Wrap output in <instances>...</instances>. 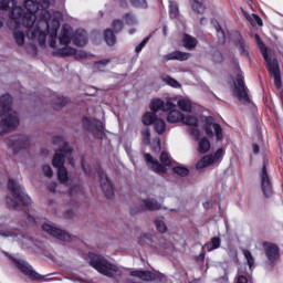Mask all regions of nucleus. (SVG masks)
Instances as JSON below:
<instances>
[{
	"label": "nucleus",
	"instance_id": "obj_58",
	"mask_svg": "<svg viewBox=\"0 0 283 283\" xmlns=\"http://www.w3.org/2000/svg\"><path fill=\"white\" fill-rule=\"evenodd\" d=\"M50 191H55L56 189V184H52L50 187H49Z\"/></svg>",
	"mask_w": 283,
	"mask_h": 283
},
{
	"label": "nucleus",
	"instance_id": "obj_43",
	"mask_svg": "<svg viewBox=\"0 0 283 283\" xmlns=\"http://www.w3.org/2000/svg\"><path fill=\"white\" fill-rule=\"evenodd\" d=\"M42 171L44 174V176H46V178H52V176L54 175V172L52 171V167L44 165L42 167Z\"/></svg>",
	"mask_w": 283,
	"mask_h": 283
},
{
	"label": "nucleus",
	"instance_id": "obj_31",
	"mask_svg": "<svg viewBox=\"0 0 283 283\" xmlns=\"http://www.w3.org/2000/svg\"><path fill=\"white\" fill-rule=\"evenodd\" d=\"M156 120H158V117H156V114L153 113H146L143 117L144 125H155Z\"/></svg>",
	"mask_w": 283,
	"mask_h": 283
},
{
	"label": "nucleus",
	"instance_id": "obj_38",
	"mask_svg": "<svg viewBox=\"0 0 283 283\" xmlns=\"http://www.w3.org/2000/svg\"><path fill=\"white\" fill-rule=\"evenodd\" d=\"M174 174H177V176H188L189 175V169L182 167V166H177L174 168Z\"/></svg>",
	"mask_w": 283,
	"mask_h": 283
},
{
	"label": "nucleus",
	"instance_id": "obj_24",
	"mask_svg": "<svg viewBox=\"0 0 283 283\" xmlns=\"http://www.w3.org/2000/svg\"><path fill=\"white\" fill-rule=\"evenodd\" d=\"M0 235L3 238H23V233L17 229H0Z\"/></svg>",
	"mask_w": 283,
	"mask_h": 283
},
{
	"label": "nucleus",
	"instance_id": "obj_47",
	"mask_svg": "<svg viewBox=\"0 0 283 283\" xmlns=\"http://www.w3.org/2000/svg\"><path fill=\"white\" fill-rule=\"evenodd\" d=\"M113 28L115 32H120V30H123V21L120 20L113 21Z\"/></svg>",
	"mask_w": 283,
	"mask_h": 283
},
{
	"label": "nucleus",
	"instance_id": "obj_15",
	"mask_svg": "<svg viewBox=\"0 0 283 283\" xmlns=\"http://www.w3.org/2000/svg\"><path fill=\"white\" fill-rule=\"evenodd\" d=\"M176 107V104L171 102H165L160 98H155L150 102V109L156 114V112H169L170 109H174Z\"/></svg>",
	"mask_w": 283,
	"mask_h": 283
},
{
	"label": "nucleus",
	"instance_id": "obj_42",
	"mask_svg": "<svg viewBox=\"0 0 283 283\" xmlns=\"http://www.w3.org/2000/svg\"><path fill=\"white\" fill-rule=\"evenodd\" d=\"M170 15L176 18L178 17V4L176 2H170Z\"/></svg>",
	"mask_w": 283,
	"mask_h": 283
},
{
	"label": "nucleus",
	"instance_id": "obj_4",
	"mask_svg": "<svg viewBox=\"0 0 283 283\" xmlns=\"http://www.w3.org/2000/svg\"><path fill=\"white\" fill-rule=\"evenodd\" d=\"M87 258L90 266L95 269V271L101 275L113 280H117V277L123 276V270L112 261L107 260L103 254L90 252Z\"/></svg>",
	"mask_w": 283,
	"mask_h": 283
},
{
	"label": "nucleus",
	"instance_id": "obj_30",
	"mask_svg": "<svg viewBox=\"0 0 283 283\" xmlns=\"http://www.w3.org/2000/svg\"><path fill=\"white\" fill-rule=\"evenodd\" d=\"M220 238L214 237L211 239L210 242L205 244V249H207V251H213L216 249H220Z\"/></svg>",
	"mask_w": 283,
	"mask_h": 283
},
{
	"label": "nucleus",
	"instance_id": "obj_46",
	"mask_svg": "<svg viewBox=\"0 0 283 283\" xmlns=\"http://www.w3.org/2000/svg\"><path fill=\"white\" fill-rule=\"evenodd\" d=\"M223 154H224V149L219 148V149L216 151L214 156H212L213 164H214V163H218V159H219V158H222Z\"/></svg>",
	"mask_w": 283,
	"mask_h": 283
},
{
	"label": "nucleus",
	"instance_id": "obj_50",
	"mask_svg": "<svg viewBox=\"0 0 283 283\" xmlns=\"http://www.w3.org/2000/svg\"><path fill=\"white\" fill-rule=\"evenodd\" d=\"M216 30H217V34H218L219 39H224V31H222V28H220V25H218L216 28Z\"/></svg>",
	"mask_w": 283,
	"mask_h": 283
},
{
	"label": "nucleus",
	"instance_id": "obj_2",
	"mask_svg": "<svg viewBox=\"0 0 283 283\" xmlns=\"http://www.w3.org/2000/svg\"><path fill=\"white\" fill-rule=\"evenodd\" d=\"M62 20L63 13L52 11V20L46 22L48 32L50 34L49 45L55 50L54 54L57 56H73V54H76L77 59L87 57L86 52L78 51L76 53V50L70 46L72 40L74 45H77V48H84V45H87V32H85V30H80L74 34L72 27L64 24L59 34V43H56V32L59 28H61Z\"/></svg>",
	"mask_w": 283,
	"mask_h": 283
},
{
	"label": "nucleus",
	"instance_id": "obj_53",
	"mask_svg": "<svg viewBox=\"0 0 283 283\" xmlns=\"http://www.w3.org/2000/svg\"><path fill=\"white\" fill-rule=\"evenodd\" d=\"M156 146L154 147L155 151H160V138L155 139Z\"/></svg>",
	"mask_w": 283,
	"mask_h": 283
},
{
	"label": "nucleus",
	"instance_id": "obj_33",
	"mask_svg": "<svg viewBox=\"0 0 283 283\" xmlns=\"http://www.w3.org/2000/svg\"><path fill=\"white\" fill-rule=\"evenodd\" d=\"M184 125H188L189 127H198V118L196 116H187L181 119Z\"/></svg>",
	"mask_w": 283,
	"mask_h": 283
},
{
	"label": "nucleus",
	"instance_id": "obj_52",
	"mask_svg": "<svg viewBox=\"0 0 283 283\" xmlns=\"http://www.w3.org/2000/svg\"><path fill=\"white\" fill-rule=\"evenodd\" d=\"M238 283H251V281H249V279H247V276L240 275L238 277Z\"/></svg>",
	"mask_w": 283,
	"mask_h": 283
},
{
	"label": "nucleus",
	"instance_id": "obj_3",
	"mask_svg": "<svg viewBox=\"0 0 283 283\" xmlns=\"http://www.w3.org/2000/svg\"><path fill=\"white\" fill-rule=\"evenodd\" d=\"M0 136L8 134L10 129L19 127V114L12 109V96L9 94L0 97Z\"/></svg>",
	"mask_w": 283,
	"mask_h": 283
},
{
	"label": "nucleus",
	"instance_id": "obj_5",
	"mask_svg": "<svg viewBox=\"0 0 283 283\" xmlns=\"http://www.w3.org/2000/svg\"><path fill=\"white\" fill-rule=\"evenodd\" d=\"M64 146L62 149L56 150L55 156L53 157L52 165L57 169V178L60 182H67V168H65V160H69L70 165L74 167V159L72 158V148L67 144L63 143Z\"/></svg>",
	"mask_w": 283,
	"mask_h": 283
},
{
	"label": "nucleus",
	"instance_id": "obj_39",
	"mask_svg": "<svg viewBox=\"0 0 283 283\" xmlns=\"http://www.w3.org/2000/svg\"><path fill=\"white\" fill-rule=\"evenodd\" d=\"M155 224L157 228V231H159L160 233H165L167 231V224L165 223V221L163 220H155Z\"/></svg>",
	"mask_w": 283,
	"mask_h": 283
},
{
	"label": "nucleus",
	"instance_id": "obj_28",
	"mask_svg": "<svg viewBox=\"0 0 283 283\" xmlns=\"http://www.w3.org/2000/svg\"><path fill=\"white\" fill-rule=\"evenodd\" d=\"M213 165L212 156H205L201 160H199L196 165L197 169H205L206 167H211Z\"/></svg>",
	"mask_w": 283,
	"mask_h": 283
},
{
	"label": "nucleus",
	"instance_id": "obj_29",
	"mask_svg": "<svg viewBox=\"0 0 283 283\" xmlns=\"http://www.w3.org/2000/svg\"><path fill=\"white\" fill-rule=\"evenodd\" d=\"M192 10H195V12H198V14H205V10H207V7L205 6V2H202V0H192Z\"/></svg>",
	"mask_w": 283,
	"mask_h": 283
},
{
	"label": "nucleus",
	"instance_id": "obj_44",
	"mask_svg": "<svg viewBox=\"0 0 283 283\" xmlns=\"http://www.w3.org/2000/svg\"><path fill=\"white\" fill-rule=\"evenodd\" d=\"M133 6H135V8L145 9L147 8V0H133Z\"/></svg>",
	"mask_w": 283,
	"mask_h": 283
},
{
	"label": "nucleus",
	"instance_id": "obj_57",
	"mask_svg": "<svg viewBox=\"0 0 283 283\" xmlns=\"http://www.w3.org/2000/svg\"><path fill=\"white\" fill-rule=\"evenodd\" d=\"M143 45H140V44H138L137 46H136V49H135V51L138 53V52H142V50H143Z\"/></svg>",
	"mask_w": 283,
	"mask_h": 283
},
{
	"label": "nucleus",
	"instance_id": "obj_6",
	"mask_svg": "<svg viewBox=\"0 0 283 283\" xmlns=\"http://www.w3.org/2000/svg\"><path fill=\"white\" fill-rule=\"evenodd\" d=\"M8 190L10 196L7 197L6 201L11 209H17L19 205H30L32 202V199L25 195L21 185L17 184L14 179H9Z\"/></svg>",
	"mask_w": 283,
	"mask_h": 283
},
{
	"label": "nucleus",
	"instance_id": "obj_40",
	"mask_svg": "<svg viewBox=\"0 0 283 283\" xmlns=\"http://www.w3.org/2000/svg\"><path fill=\"white\" fill-rule=\"evenodd\" d=\"M139 243L140 244H149V242H151V234L149 233H142L138 237Z\"/></svg>",
	"mask_w": 283,
	"mask_h": 283
},
{
	"label": "nucleus",
	"instance_id": "obj_41",
	"mask_svg": "<svg viewBox=\"0 0 283 283\" xmlns=\"http://www.w3.org/2000/svg\"><path fill=\"white\" fill-rule=\"evenodd\" d=\"M142 137L145 145H149L151 143V132H149V129L144 130L142 133Z\"/></svg>",
	"mask_w": 283,
	"mask_h": 283
},
{
	"label": "nucleus",
	"instance_id": "obj_32",
	"mask_svg": "<svg viewBox=\"0 0 283 283\" xmlns=\"http://www.w3.org/2000/svg\"><path fill=\"white\" fill-rule=\"evenodd\" d=\"M104 41L107 43V45H114V43H116V36H114V31L107 29L104 32Z\"/></svg>",
	"mask_w": 283,
	"mask_h": 283
},
{
	"label": "nucleus",
	"instance_id": "obj_54",
	"mask_svg": "<svg viewBox=\"0 0 283 283\" xmlns=\"http://www.w3.org/2000/svg\"><path fill=\"white\" fill-rule=\"evenodd\" d=\"M76 191H81V187L78 186L72 187L69 193L72 196L73 193H76Z\"/></svg>",
	"mask_w": 283,
	"mask_h": 283
},
{
	"label": "nucleus",
	"instance_id": "obj_17",
	"mask_svg": "<svg viewBox=\"0 0 283 283\" xmlns=\"http://www.w3.org/2000/svg\"><path fill=\"white\" fill-rule=\"evenodd\" d=\"M99 182L102 190L104 191L106 198H113L114 197V186H112V182L107 178V175L105 172H99Z\"/></svg>",
	"mask_w": 283,
	"mask_h": 283
},
{
	"label": "nucleus",
	"instance_id": "obj_34",
	"mask_svg": "<svg viewBox=\"0 0 283 283\" xmlns=\"http://www.w3.org/2000/svg\"><path fill=\"white\" fill-rule=\"evenodd\" d=\"M154 127H155V132H157V134H165V129H166L165 120L157 118L155 120Z\"/></svg>",
	"mask_w": 283,
	"mask_h": 283
},
{
	"label": "nucleus",
	"instance_id": "obj_61",
	"mask_svg": "<svg viewBox=\"0 0 283 283\" xmlns=\"http://www.w3.org/2000/svg\"><path fill=\"white\" fill-rule=\"evenodd\" d=\"M0 28H3V22L2 21H0Z\"/></svg>",
	"mask_w": 283,
	"mask_h": 283
},
{
	"label": "nucleus",
	"instance_id": "obj_22",
	"mask_svg": "<svg viewBox=\"0 0 283 283\" xmlns=\"http://www.w3.org/2000/svg\"><path fill=\"white\" fill-rule=\"evenodd\" d=\"M167 112H169L167 116L168 123H180L185 116L180 111L176 109V106Z\"/></svg>",
	"mask_w": 283,
	"mask_h": 283
},
{
	"label": "nucleus",
	"instance_id": "obj_45",
	"mask_svg": "<svg viewBox=\"0 0 283 283\" xmlns=\"http://www.w3.org/2000/svg\"><path fill=\"white\" fill-rule=\"evenodd\" d=\"M54 105H57L59 107H63L67 105V99H65L64 97H56L54 101Z\"/></svg>",
	"mask_w": 283,
	"mask_h": 283
},
{
	"label": "nucleus",
	"instance_id": "obj_51",
	"mask_svg": "<svg viewBox=\"0 0 283 283\" xmlns=\"http://www.w3.org/2000/svg\"><path fill=\"white\" fill-rule=\"evenodd\" d=\"M239 52L242 56H247L249 54V52H247V49H244L243 44L239 45Z\"/></svg>",
	"mask_w": 283,
	"mask_h": 283
},
{
	"label": "nucleus",
	"instance_id": "obj_36",
	"mask_svg": "<svg viewBox=\"0 0 283 283\" xmlns=\"http://www.w3.org/2000/svg\"><path fill=\"white\" fill-rule=\"evenodd\" d=\"M243 255L247 260V263L249 265L250 269H253L254 264H255V260L253 259V254H251V251L249 250H243Z\"/></svg>",
	"mask_w": 283,
	"mask_h": 283
},
{
	"label": "nucleus",
	"instance_id": "obj_60",
	"mask_svg": "<svg viewBox=\"0 0 283 283\" xmlns=\"http://www.w3.org/2000/svg\"><path fill=\"white\" fill-rule=\"evenodd\" d=\"M29 222H34V218L30 217Z\"/></svg>",
	"mask_w": 283,
	"mask_h": 283
},
{
	"label": "nucleus",
	"instance_id": "obj_49",
	"mask_svg": "<svg viewBox=\"0 0 283 283\" xmlns=\"http://www.w3.org/2000/svg\"><path fill=\"white\" fill-rule=\"evenodd\" d=\"M191 136H193V138H196V140H198V138H200V130L198 128H192L190 130Z\"/></svg>",
	"mask_w": 283,
	"mask_h": 283
},
{
	"label": "nucleus",
	"instance_id": "obj_9",
	"mask_svg": "<svg viewBox=\"0 0 283 283\" xmlns=\"http://www.w3.org/2000/svg\"><path fill=\"white\" fill-rule=\"evenodd\" d=\"M83 126L85 129H88V132H92L95 138H103V136H105V127L103 126V122L98 119L84 118Z\"/></svg>",
	"mask_w": 283,
	"mask_h": 283
},
{
	"label": "nucleus",
	"instance_id": "obj_23",
	"mask_svg": "<svg viewBox=\"0 0 283 283\" xmlns=\"http://www.w3.org/2000/svg\"><path fill=\"white\" fill-rule=\"evenodd\" d=\"M30 147V138L28 136H21L18 140H15L13 145V149L15 151H21V149H28Z\"/></svg>",
	"mask_w": 283,
	"mask_h": 283
},
{
	"label": "nucleus",
	"instance_id": "obj_14",
	"mask_svg": "<svg viewBox=\"0 0 283 283\" xmlns=\"http://www.w3.org/2000/svg\"><path fill=\"white\" fill-rule=\"evenodd\" d=\"M263 249L270 264H275V262L280 261V248L277 244L263 242Z\"/></svg>",
	"mask_w": 283,
	"mask_h": 283
},
{
	"label": "nucleus",
	"instance_id": "obj_59",
	"mask_svg": "<svg viewBox=\"0 0 283 283\" xmlns=\"http://www.w3.org/2000/svg\"><path fill=\"white\" fill-rule=\"evenodd\" d=\"M82 168L85 171V174H87V169H85V165L84 164H82Z\"/></svg>",
	"mask_w": 283,
	"mask_h": 283
},
{
	"label": "nucleus",
	"instance_id": "obj_18",
	"mask_svg": "<svg viewBox=\"0 0 283 283\" xmlns=\"http://www.w3.org/2000/svg\"><path fill=\"white\" fill-rule=\"evenodd\" d=\"M130 275L133 277H138L144 282H154V280H156V274L149 271L134 270V271H130Z\"/></svg>",
	"mask_w": 283,
	"mask_h": 283
},
{
	"label": "nucleus",
	"instance_id": "obj_11",
	"mask_svg": "<svg viewBox=\"0 0 283 283\" xmlns=\"http://www.w3.org/2000/svg\"><path fill=\"white\" fill-rule=\"evenodd\" d=\"M43 231L49 233L50 235H53V238H56L57 240H61L62 242H72V235H70L67 232L55 228L54 226L50 223L42 224Z\"/></svg>",
	"mask_w": 283,
	"mask_h": 283
},
{
	"label": "nucleus",
	"instance_id": "obj_1",
	"mask_svg": "<svg viewBox=\"0 0 283 283\" xmlns=\"http://www.w3.org/2000/svg\"><path fill=\"white\" fill-rule=\"evenodd\" d=\"M24 11L15 7L9 11V29L12 32L13 41L19 48L39 43L45 45V30L48 21H52V12L48 9H39L34 1L28 0Z\"/></svg>",
	"mask_w": 283,
	"mask_h": 283
},
{
	"label": "nucleus",
	"instance_id": "obj_48",
	"mask_svg": "<svg viewBox=\"0 0 283 283\" xmlns=\"http://www.w3.org/2000/svg\"><path fill=\"white\" fill-rule=\"evenodd\" d=\"M107 63H109V60H103V61L96 62L95 67H97V70H101V67H105Z\"/></svg>",
	"mask_w": 283,
	"mask_h": 283
},
{
	"label": "nucleus",
	"instance_id": "obj_25",
	"mask_svg": "<svg viewBox=\"0 0 283 283\" xmlns=\"http://www.w3.org/2000/svg\"><path fill=\"white\" fill-rule=\"evenodd\" d=\"M255 43L259 45V50L261 51V54L264 57V61H270L272 57L269 56V49L264 46V43H262V40L260 39V35H254Z\"/></svg>",
	"mask_w": 283,
	"mask_h": 283
},
{
	"label": "nucleus",
	"instance_id": "obj_12",
	"mask_svg": "<svg viewBox=\"0 0 283 283\" xmlns=\"http://www.w3.org/2000/svg\"><path fill=\"white\" fill-rule=\"evenodd\" d=\"M265 63L270 74H272L274 78L275 87L280 90V87H282V75L280 74V64L277 63V60L272 57L265 61Z\"/></svg>",
	"mask_w": 283,
	"mask_h": 283
},
{
	"label": "nucleus",
	"instance_id": "obj_35",
	"mask_svg": "<svg viewBox=\"0 0 283 283\" xmlns=\"http://www.w3.org/2000/svg\"><path fill=\"white\" fill-rule=\"evenodd\" d=\"M244 17L252 23V25H262V18H260L258 14L249 15L244 13Z\"/></svg>",
	"mask_w": 283,
	"mask_h": 283
},
{
	"label": "nucleus",
	"instance_id": "obj_16",
	"mask_svg": "<svg viewBox=\"0 0 283 283\" xmlns=\"http://www.w3.org/2000/svg\"><path fill=\"white\" fill-rule=\"evenodd\" d=\"M261 188L266 198L273 193V186H271V179L269 178V172H266V166H263L261 171Z\"/></svg>",
	"mask_w": 283,
	"mask_h": 283
},
{
	"label": "nucleus",
	"instance_id": "obj_27",
	"mask_svg": "<svg viewBox=\"0 0 283 283\" xmlns=\"http://www.w3.org/2000/svg\"><path fill=\"white\" fill-rule=\"evenodd\" d=\"M178 107H179L182 112L191 113L192 109H193V104L191 103L190 99L181 98V99L178 101Z\"/></svg>",
	"mask_w": 283,
	"mask_h": 283
},
{
	"label": "nucleus",
	"instance_id": "obj_21",
	"mask_svg": "<svg viewBox=\"0 0 283 283\" xmlns=\"http://www.w3.org/2000/svg\"><path fill=\"white\" fill-rule=\"evenodd\" d=\"M181 42L186 50H193L198 45V40L187 33L184 34Z\"/></svg>",
	"mask_w": 283,
	"mask_h": 283
},
{
	"label": "nucleus",
	"instance_id": "obj_20",
	"mask_svg": "<svg viewBox=\"0 0 283 283\" xmlns=\"http://www.w3.org/2000/svg\"><path fill=\"white\" fill-rule=\"evenodd\" d=\"M158 209H160V203L156 199H144L139 211H158Z\"/></svg>",
	"mask_w": 283,
	"mask_h": 283
},
{
	"label": "nucleus",
	"instance_id": "obj_19",
	"mask_svg": "<svg viewBox=\"0 0 283 283\" xmlns=\"http://www.w3.org/2000/svg\"><path fill=\"white\" fill-rule=\"evenodd\" d=\"M191 54L187 52L181 51H174L172 53H169L164 56V61H188L190 59Z\"/></svg>",
	"mask_w": 283,
	"mask_h": 283
},
{
	"label": "nucleus",
	"instance_id": "obj_10",
	"mask_svg": "<svg viewBox=\"0 0 283 283\" xmlns=\"http://www.w3.org/2000/svg\"><path fill=\"white\" fill-rule=\"evenodd\" d=\"M205 132L209 138H213V136H216L217 140H222V127L220 124L216 123L213 117L206 118Z\"/></svg>",
	"mask_w": 283,
	"mask_h": 283
},
{
	"label": "nucleus",
	"instance_id": "obj_13",
	"mask_svg": "<svg viewBox=\"0 0 283 283\" xmlns=\"http://www.w3.org/2000/svg\"><path fill=\"white\" fill-rule=\"evenodd\" d=\"M13 262H14L17 269H19V271H21V273H23L31 280H41V274L36 273V271H33L32 266H30V264H28V262H25L21 259H13Z\"/></svg>",
	"mask_w": 283,
	"mask_h": 283
},
{
	"label": "nucleus",
	"instance_id": "obj_26",
	"mask_svg": "<svg viewBox=\"0 0 283 283\" xmlns=\"http://www.w3.org/2000/svg\"><path fill=\"white\" fill-rule=\"evenodd\" d=\"M211 149V143L207 137H202L198 142V151L199 154H207Z\"/></svg>",
	"mask_w": 283,
	"mask_h": 283
},
{
	"label": "nucleus",
	"instance_id": "obj_37",
	"mask_svg": "<svg viewBox=\"0 0 283 283\" xmlns=\"http://www.w3.org/2000/svg\"><path fill=\"white\" fill-rule=\"evenodd\" d=\"M163 81L164 83H167V85H170V87H180V83H178V81L174 80L169 75L164 76Z\"/></svg>",
	"mask_w": 283,
	"mask_h": 283
},
{
	"label": "nucleus",
	"instance_id": "obj_8",
	"mask_svg": "<svg viewBox=\"0 0 283 283\" xmlns=\"http://www.w3.org/2000/svg\"><path fill=\"white\" fill-rule=\"evenodd\" d=\"M234 94L241 103H249L250 99L247 87L244 86V76H242V72L240 71L234 82Z\"/></svg>",
	"mask_w": 283,
	"mask_h": 283
},
{
	"label": "nucleus",
	"instance_id": "obj_55",
	"mask_svg": "<svg viewBox=\"0 0 283 283\" xmlns=\"http://www.w3.org/2000/svg\"><path fill=\"white\" fill-rule=\"evenodd\" d=\"M253 151L254 154H260V146H258V144L253 145Z\"/></svg>",
	"mask_w": 283,
	"mask_h": 283
},
{
	"label": "nucleus",
	"instance_id": "obj_7",
	"mask_svg": "<svg viewBox=\"0 0 283 283\" xmlns=\"http://www.w3.org/2000/svg\"><path fill=\"white\" fill-rule=\"evenodd\" d=\"M144 158L148 165V167L155 171V174H167V167L171 165V158L169 157V154L163 151L160 155V161L158 159L154 158L149 154H145Z\"/></svg>",
	"mask_w": 283,
	"mask_h": 283
},
{
	"label": "nucleus",
	"instance_id": "obj_56",
	"mask_svg": "<svg viewBox=\"0 0 283 283\" xmlns=\"http://www.w3.org/2000/svg\"><path fill=\"white\" fill-rule=\"evenodd\" d=\"M147 41H149V38H145L139 45H142V48H145V45H147Z\"/></svg>",
	"mask_w": 283,
	"mask_h": 283
}]
</instances>
